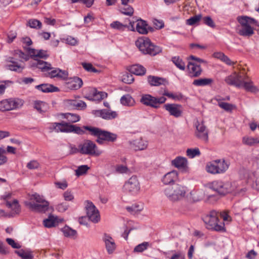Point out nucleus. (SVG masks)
Here are the masks:
<instances>
[{"mask_svg":"<svg viewBox=\"0 0 259 259\" xmlns=\"http://www.w3.org/2000/svg\"><path fill=\"white\" fill-rule=\"evenodd\" d=\"M80 153L82 154L98 156L102 152L97 149L96 145L90 140H87L79 145Z\"/></svg>","mask_w":259,"mask_h":259,"instance_id":"9d476101","label":"nucleus"},{"mask_svg":"<svg viewBox=\"0 0 259 259\" xmlns=\"http://www.w3.org/2000/svg\"><path fill=\"white\" fill-rule=\"evenodd\" d=\"M120 101L121 104L124 106H132L135 104L134 99L129 94L122 96Z\"/></svg>","mask_w":259,"mask_h":259,"instance_id":"c9c22d12","label":"nucleus"},{"mask_svg":"<svg viewBox=\"0 0 259 259\" xmlns=\"http://www.w3.org/2000/svg\"><path fill=\"white\" fill-rule=\"evenodd\" d=\"M10 62H11L12 64L7 65V67L8 69L10 70L20 72L24 68V65L23 63H18L17 62L12 60H10Z\"/></svg>","mask_w":259,"mask_h":259,"instance_id":"72a5a7b5","label":"nucleus"},{"mask_svg":"<svg viewBox=\"0 0 259 259\" xmlns=\"http://www.w3.org/2000/svg\"><path fill=\"white\" fill-rule=\"evenodd\" d=\"M6 206L11 208L13 211V214H19L20 212V207L18 201L16 199H14L12 202L7 201L6 203Z\"/></svg>","mask_w":259,"mask_h":259,"instance_id":"473e14b6","label":"nucleus"},{"mask_svg":"<svg viewBox=\"0 0 259 259\" xmlns=\"http://www.w3.org/2000/svg\"><path fill=\"white\" fill-rule=\"evenodd\" d=\"M130 72L137 75H143L145 74L146 69L139 64L133 65L130 67Z\"/></svg>","mask_w":259,"mask_h":259,"instance_id":"2f4dec72","label":"nucleus"},{"mask_svg":"<svg viewBox=\"0 0 259 259\" xmlns=\"http://www.w3.org/2000/svg\"><path fill=\"white\" fill-rule=\"evenodd\" d=\"M219 106L220 107L228 112H231L236 108L235 105L224 102H219Z\"/></svg>","mask_w":259,"mask_h":259,"instance_id":"8fccbe9b","label":"nucleus"},{"mask_svg":"<svg viewBox=\"0 0 259 259\" xmlns=\"http://www.w3.org/2000/svg\"><path fill=\"white\" fill-rule=\"evenodd\" d=\"M187 156L190 158H193L200 155V152L198 148L194 149H188L186 151Z\"/></svg>","mask_w":259,"mask_h":259,"instance_id":"603ef678","label":"nucleus"},{"mask_svg":"<svg viewBox=\"0 0 259 259\" xmlns=\"http://www.w3.org/2000/svg\"><path fill=\"white\" fill-rule=\"evenodd\" d=\"M66 104L78 109H83L87 107L86 103L79 100H67L66 101Z\"/></svg>","mask_w":259,"mask_h":259,"instance_id":"c85d7f7f","label":"nucleus"},{"mask_svg":"<svg viewBox=\"0 0 259 259\" xmlns=\"http://www.w3.org/2000/svg\"><path fill=\"white\" fill-rule=\"evenodd\" d=\"M166 100L164 97L156 98L149 94L142 95L140 99V102L146 106L154 108H158L160 104L164 103Z\"/></svg>","mask_w":259,"mask_h":259,"instance_id":"1a4fd4ad","label":"nucleus"},{"mask_svg":"<svg viewBox=\"0 0 259 259\" xmlns=\"http://www.w3.org/2000/svg\"><path fill=\"white\" fill-rule=\"evenodd\" d=\"M179 180V174L176 170H172L166 173L162 178V182L164 185L169 186L177 182Z\"/></svg>","mask_w":259,"mask_h":259,"instance_id":"a211bd4d","label":"nucleus"},{"mask_svg":"<svg viewBox=\"0 0 259 259\" xmlns=\"http://www.w3.org/2000/svg\"><path fill=\"white\" fill-rule=\"evenodd\" d=\"M124 190L132 195L137 194L140 190V185L136 176L131 177L123 186Z\"/></svg>","mask_w":259,"mask_h":259,"instance_id":"f8f14e48","label":"nucleus"},{"mask_svg":"<svg viewBox=\"0 0 259 259\" xmlns=\"http://www.w3.org/2000/svg\"><path fill=\"white\" fill-rule=\"evenodd\" d=\"M23 105V100L19 99H9L0 101V110L7 111L16 110Z\"/></svg>","mask_w":259,"mask_h":259,"instance_id":"9b49d317","label":"nucleus"},{"mask_svg":"<svg viewBox=\"0 0 259 259\" xmlns=\"http://www.w3.org/2000/svg\"><path fill=\"white\" fill-rule=\"evenodd\" d=\"M14 55L16 57H18L25 61L28 60L29 59V55H27L22 52L21 50H16Z\"/></svg>","mask_w":259,"mask_h":259,"instance_id":"4d7b16f0","label":"nucleus"},{"mask_svg":"<svg viewBox=\"0 0 259 259\" xmlns=\"http://www.w3.org/2000/svg\"><path fill=\"white\" fill-rule=\"evenodd\" d=\"M85 203L87 215L89 219L94 223L99 222L100 220L99 210L92 202L87 200Z\"/></svg>","mask_w":259,"mask_h":259,"instance_id":"ddd939ff","label":"nucleus"},{"mask_svg":"<svg viewBox=\"0 0 259 259\" xmlns=\"http://www.w3.org/2000/svg\"><path fill=\"white\" fill-rule=\"evenodd\" d=\"M38 90L44 93L55 92L59 91L58 88L49 84H41L35 87Z\"/></svg>","mask_w":259,"mask_h":259,"instance_id":"cd10ccee","label":"nucleus"},{"mask_svg":"<svg viewBox=\"0 0 259 259\" xmlns=\"http://www.w3.org/2000/svg\"><path fill=\"white\" fill-rule=\"evenodd\" d=\"M115 171L120 174H128L131 172V170L127 166L123 164H117L115 166Z\"/></svg>","mask_w":259,"mask_h":259,"instance_id":"a18cd8bd","label":"nucleus"},{"mask_svg":"<svg viewBox=\"0 0 259 259\" xmlns=\"http://www.w3.org/2000/svg\"><path fill=\"white\" fill-rule=\"evenodd\" d=\"M203 23L207 25V26L210 27H214L215 26V24L209 16L205 17L203 18Z\"/></svg>","mask_w":259,"mask_h":259,"instance_id":"338daca9","label":"nucleus"},{"mask_svg":"<svg viewBox=\"0 0 259 259\" xmlns=\"http://www.w3.org/2000/svg\"><path fill=\"white\" fill-rule=\"evenodd\" d=\"M197 132L196 136L204 142L208 141V132L206 129V127L202 123H198L196 125Z\"/></svg>","mask_w":259,"mask_h":259,"instance_id":"4be33fe9","label":"nucleus"},{"mask_svg":"<svg viewBox=\"0 0 259 259\" xmlns=\"http://www.w3.org/2000/svg\"><path fill=\"white\" fill-rule=\"evenodd\" d=\"M164 108L169 114L176 118L181 117L183 114V107L181 105L177 104H166Z\"/></svg>","mask_w":259,"mask_h":259,"instance_id":"4468645a","label":"nucleus"},{"mask_svg":"<svg viewBox=\"0 0 259 259\" xmlns=\"http://www.w3.org/2000/svg\"><path fill=\"white\" fill-rule=\"evenodd\" d=\"M83 127L89 131L91 135L97 137L96 141L99 144H103L104 141L114 142L117 138L116 134L98 127L90 126H84Z\"/></svg>","mask_w":259,"mask_h":259,"instance_id":"20e7f679","label":"nucleus"},{"mask_svg":"<svg viewBox=\"0 0 259 259\" xmlns=\"http://www.w3.org/2000/svg\"><path fill=\"white\" fill-rule=\"evenodd\" d=\"M187 67L189 74L191 77H197L201 73L202 70L200 66L196 63L189 62Z\"/></svg>","mask_w":259,"mask_h":259,"instance_id":"aec40b11","label":"nucleus"},{"mask_svg":"<svg viewBox=\"0 0 259 259\" xmlns=\"http://www.w3.org/2000/svg\"><path fill=\"white\" fill-rule=\"evenodd\" d=\"M110 27L114 29L118 30H124L125 28H128L126 25H124L119 21H115L110 24Z\"/></svg>","mask_w":259,"mask_h":259,"instance_id":"09e8293b","label":"nucleus"},{"mask_svg":"<svg viewBox=\"0 0 259 259\" xmlns=\"http://www.w3.org/2000/svg\"><path fill=\"white\" fill-rule=\"evenodd\" d=\"M44 226L47 228H51L55 226L58 224L57 218L53 215H50L48 218L44 220Z\"/></svg>","mask_w":259,"mask_h":259,"instance_id":"ea45409f","label":"nucleus"},{"mask_svg":"<svg viewBox=\"0 0 259 259\" xmlns=\"http://www.w3.org/2000/svg\"><path fill=\"white\" fill-rule=\"evenodd\" d=\"M172 62L180 70H184L185 69V64L183 60L178 57H174L172 58Z\"/></svg>","mask_w":259,"mask_h":259,"instance_id":"de8ad7c7","label":"nucleus"},{"mask_svg":"<svg viewBox=\"0 0 259 259\" xmlns=\"http://www.w3.org/2000/svg\"><path fill=\"white\" fill-rule=\"evenodd\" d=\"M171 165L178 169L186 170L188 160L185 157L178 156L171 161Z\"/></svg>","mask_w":259,"mask_h":259,"instance_id":"412c9836","label":"nucleus"},{"mask_svg":"<svg viewBox=\"0 0 259 259\" xmlns=\"http://www.w3.org/2000/svg\"><path fill=\"white\" fill-rule=\"evenodd\" d=\"M144 206L142 203L134 204L131 206L126 207V209L128 211L132 213L135 214L138 213L143 209Z\"/></svg>","mask_w":259,"mask_h":259,"instance_id":"c03bdc74","label":"nucleus"},{"mask_svg":"<svg viewBox=\"0 0 259 259\" xmlns=\"http://www.w3.org/2000/svg\"><path fill=\"white\" fill-rule=\"evenodd\" d=\"M89 169L90 167L87 165H82L79 166L75 170V175L77 177L84 175L87 172Z\"/></svg>","mask_w":259,"mask_h":259,"instance_id":"3c124183","label":"nucleus"},{"mask_svg":"<svg viewBox=\"0 0 259 259\" xmlns=\"http://www.w3.org/2000/svg\"><path fill=\"white\" fill-rule=\"evenodd\" d=\"M237 20L241 26H249L255 24L256 21L247 16L238 17Z\"/></svg>","mask_w":259,"mask_h":259,"instance_id":"c756f323","label":"nucleus"},{"mask_svg":"<svg viewBox=\"0 0 259 259\" xmlns=\"http://www.w3.org/2000/svg\"><path fill=\"white\" fill-rule=\"evenodd\" d=\"M169 252L173 253L170 259H179L181 257H184L181 251H176V250H171Z\"/></svg>","mask_w":259,"mask_h":259,"instance_id":"774afa93","label":"nucleus"},{"mask_svg":"<svg viewBox=\"0 0 259 259\" xmlns=\"http://www.w3.org/2000/svg\"><path fill=\"white\" fill-rule=\"evenodd\" d=\"M163 95L168 97V98H171L175 100H180L182 98V95L181 94H173L172 93H169L167 91H165L163 93Z\"/></svg>","mask_w":259,"mask_h":259,"instance_id":"bf43d9fd","label":"nucleus"},{"mask_svg":"<svg viewBox=\"0 0 259 259\" xmlns=\"http://www.w3.org/2000/svg\"><path fill=\"white\" fill-rule=\"evenodd\" d=\"M27 53L30 57L33 58L47 59L49 56L47 51L43 50L28 49H27Z\"/></svg>","mask_w":259,"mask_h":259,"instance_id":"5701e85b","label":"nucleus"},{"mask_svg":"<svg viewBox=\"0 0 259 259\" xmlns=\"http://www.w3.org/2000/svg\"><path fill=\"white\" fill-rule=\"evenodd\" d=\"M34 108L40 113H44L48 110V105L42 101H35L34 104Z\"/></svg>","mask_w":259,"mask_h":259,"instance_id":"e433bc0d","label":"nucleus"},{"mask_svg":"<svg viewBox=\"0 0 259 259\" xmlns=\"http://www.w3.org/2000/svg\"><path fill=\"white\" fill-rule=\"evenodd\" d=\"M163 192L170 201L177 202L186 198L188 189L184 185L176 184L165 187Z\"/></svg>","mask_w":259,"mask_h":259,"instance_id":"7ed1b4c3","label":"nucleus"},{"mask_svg":"<svg viewBox=\"0 0 259 259\" xmlns=\"http://www.w3.org/2000/svg\"><path fill=\"white\" fill-rule=\"evenodd\" d=\"M129 144L131 148L135 151L144 150L148 146V141L142 138L130 141Z\"/></svg>","mask_w":259,"mask_h":259,"instance_id":"f3484780","label":"nucleus"},{"mask_svg":"<svg viewBox=\"0 0 259 259\" xmlns=\"http://www.w3.org/2000/svg\"><path fill=\"white\" fill-rule=\"evenodd\" d=\"M148 83L152 86H158L164 84L166 82L165 79L155 76L149 75L147 77Z\"/></svg>","mask_w":259,"mask_h":259,"instance_id":"bb28decb","label":"nucleus"},{"mask_svg":"<svg viewBox=\"0 0 259 259\" xmlns=\"http://www.w3.org/2000/svg\"><path fill=\"white\" fill-rule=\"evenodd\" d=\"M100 115L103 119H112L116 117L117 114L115 111L103 110L101 111Z\"/></svg>","mask_w":259,"mask_h":259,"instance_id":"4c0bfd02","label":"nucleus"},{"mask_svg":"<svg viewBox=\"0 0 259 259\" xmlns=\"http://www.w3.org/2000/svg\"><path fill=\"white\" fill-rule=\"evenodd\" d=\"M122 81L125 83L131 84L134 81V78L132 74L126 73L123 75Z\"/></svg>","mask_w":259,"mask_h":259,"instance_id":"13d9d810","label":"nucleus"},{"mask_svg":"<svg viewBox=\"0 0 259 259\" xmlns=\"http://www.w3.org/2000/svg\"><path fill=\"white\" fill-rule=\"evenodd\" d=\"M28 25L31 28L40 29L41 27V23L36 19H30L28 21Z\"/></svg>","mask_w":259,"mask_h":259,"instance_id":"5fc2aeb1","label":"nucleus"},{"mask_svg":"<svg viewBox=\"0 0 259 259\" xmlns=\"http://www.w3.org/2000/svg\"><path fill=\"white\" fill-rule=\"evenodd\" d=\"M64 235L66 237L74 238L76 236L77 232L75 230L68 226H65L62 229Z\"/></svg>","mask_w":259,"mask_h":259,"instance_id":"37998d69","label":"nucleus"},{"mask_svg":"<svg viewBox=\"0 0 259 259\" xmlns=\"http://www.w3.org/2000/svg\"><path fill=\"white\" fill-rule=\"evenodd\" d=\"M15 253L21 257V259H33L34 258L33 252L29 249H19L16 250Z\"/></svg>","mask_w":259,"mask_h":259,"instance_id":"a878e982","label":"nucleus"},{"mask_svg":"<svg viewBox=\"0 0 259 259\" xmlns=\"http://www.w3.org/2000/svg\"><path fill=\"white\" fill-rule=\"evenodd\" d=\"M31 67H36L42 72H47L46 75L50 78H65L68 76L67 72L57 68L52 67V65L47 62L40 60L34 59V61L30 63Z\"/></svg>","mask_w":259,"mask_h":259,"instance_id":"f03ea898","label":"nucleus"},{"mask_svg":"<svg viewBox=\"0 0 259 259\" xmlns=\"http://www.w3.org/2000/svg\"><path fill=\"white\" fill-rule=\"evenodd\" d=\"M31 200H34L35 201V202H34L35 203H43L47 201L42 196L37 194H33L31 197Z\"/></svg>","mask_w":259,"mask_h":259,"instance_id":"69168bd1","label":"nucleus"},{"mask_svg":"<svg viewBox=\"0 0 259 259\" xmlns=\"http://www.w3.org/2000/svg\"><path fill=\"white\" fill-rule=\"evenodd\" d=\"M213 82L211 78H199L195 79L193 82V84L195 86H205L210 84Z\"/></svg>","mask_w":259,"mask_h":259,"instance_id":"58836bf2","label":"nucleus"},{"mask_svg":"<svg viewBox=\"0 0 259 259\" xmlns=\"http://www.w3.org/2000/svg\"><path fill=\"white\" fill-rule=\"evenodd\" d=\"M147 26L146 21L139 20L136 25V30L141 34H146L148 33Z\"/></svg>","mask_w":259,"mask_h":259,"instance_id":"f704fd0d","label":"nucleus"},{"mask_svg":"<svg viewBox=\"0 0 259 259\" xmlns=\"http://www.w3.org/2000/svg\"><path fill=\"white\" fill-rule=\"evenodd\" d=\"M202 198V194L200 191L193 190L190 193H187L186 199L190 202H195L200 201Z\"/></svg>","mask_w":259,"mask_h":259,"instance_id":"393cba45","label":"nucleus"},{"mask_svg":"<svg viewBox=\"0 0 259 259\" xmlns=\"http://www.w3.org/2000/svg\"><path fill=\"white\" fill-rule=\"evenodd\" d=\"M83 82L81 78L74 77L66 80L65 87L67 89L76 90L80 88Z\"/></svg>","mask_w":259,"mask_h":259,"instance_id":"dca6fc26","label":"nucleus"},{"mask_svg":"<svg viewBox=\"0 0 259 259\" xmlns=\"http://www.w3.org/2000/svg\"><path fill=\"white\" fill-rule=\"evenodd\" d=\"M61 115L63 118L67 119L69 122L74 123L80 120V116L76 114L66 113H62Z\"/></svg>","mask_w":259,"mask_h":259,"instance_id":"a19ab883","label":"nucleus"},{"mask_svg":"<svg viewBox=\"0 0 259 259\" xmlns=\"http://www.w3.org/2000/svg\"><path fill=\"white\" fill-rule=\"evenodd\" d=\"M81 65L83 68L88 72H97L98 70L93 66L91 63H82Z\"/></svg>","mask_w":259,"mask_h":259,"instance_id":"0e129e2a","label":"nucleus"},{"mask_svg":"<svg viewBox=\"0 0 259 259\" xmlns=\"http://www.w3.org/2000/svg\"><path fill=\"white\" fill-rule=\"evenodd\" d=\"M238 33L242 36H250L253 33V30L251 26H241L238 29Z\"/></svg>","mask_w":259,"mask_h":259,"instance_id":"79ce46f5","label":"nucleus"},{"mask_svg":"<svg viewBox=\"0 0 259 259\" xmlns=\"http://www.w3.org/2000/svg\"><path fill=\"white\" fill-rule=\"evenodd\" d=\"M24 204L31 210L38 212H45L48 210L49 204L48 201L39 203H35L31 201H25Z\"/></svg>","mask_w":259,"mask_h":259,"instance_id":"2eb2a0df","label":"nucleus"},{"mask_svg":"<svg viewBox=\"0 0 259 259\" xmlns=\"http://www.w3.org/2000/svg\"><path fill=\"white\" fill-rule=\"evenodd\" d=\"M134 9L131 6L127 5L124 6L121 10V12L123 14L127 16H132L134 13Z\"/></svg>","mask_w":259,"mask_h":259,"instance_id":"e2e57ef3","label":"nucleus"},{"mask_svg":"<svg viewBox=\"0 0 259 259\" xmlns=\"http://www.w3.org/2000/svg\"><path fill=\"white\" fill-rule=\"evenodd\" d=\"M242 142L243 144L248 146H254L259 144V138L245 136L242 138Z\"/></svg>","mask_w":259,"mask_h":259,"instance_id":"7c9ffc66","label":"nucleus"},{"mask_svg":"<svg viewBox=\"0 0 259 259\" xmlns=\"http://www.w3.org/2000/svg\"><path fill=\"white\" fill-rule=\"evenodd\" d=\"M136 46L143 54L155 56L162 51L161 48L153 45L150 40L145 37L139 38L135 42Z\"/></svg>","mask_w":259,"mask_h":259,"instance_id":"39448f33","label":"nucleus"},{"mask_svg":"<svg viewBox=\"0 0 259 259\" xmlns=\"http://www.w3.org/2000/svg\"><path fill=\"white\" fill-rule=\"evenodd\" d=\"M225 81L228 84L239 88H244L247 92L252 93L259 92L257 87L255 86L253 82L243 72H235L226 77Z\"/></svg>","mask_w":259,"mask_h":259,"instance_id":"f257e3e1","label":"nucleus"},{"mask_svg":"<svg viewBox=\"0 0 259 259\" xmlns=\"http://www.w3.org/2000/svg\"><path fill=\"white\" fill-rule=\"evenodd\" d=\"M229 163L224 159H218L207 164L206 170L211 174L224 173L229 168Z\"/></svg>","mask_w":259,"mask_h":259,"instance_id":"6e6552de","label":"nucleus"},{"mask_svg":"<svg viewBox=\"0 0 259 259\" xmlns=\"http://www.w3.org/2000/svg\"><path fill=\"white\" fill-rule=\"evenodd\" d=\"M219 212L215 210L211 211L203 219L206 227L208 229L216 231H224L225 230V224L219 220Z\"/></svg>","mask_w":259,"mask_h":259,"instance_id":"423d86ee","label":"nucleus"},{"mask_svg":"<svg viewBox=\"0 0 259 259\" xmlns=\"http://www.w3.org/2000/svg\"><path fill=\"white\" fill-rule=\"evenodd\" d=\"M201 19L202 15L201 14L195 15L187 19L186 20V24L189 25H194L198 24Z\"/></svg>","mask_w":259,"mask_h":259,"instance_id":"49530a36","label":"nucleus"},{"mask_svg":"<svg viewBox=\"0 0 259 259\" xmlns=\"http://www.w3.org/2000/svg\"><path fill=\"white\" fill-rule=\"evenodd\" d=\"M207 188L220 195H225L234 190L231 182L221 180L213 181L206 185Z\"/></svg>","mask_w":259,"mask_h":259,"instance_id":"0eeeda50","label":"nucleus"},{"mask_svg":"<svg viewBox=\"0 0 259 259\" xmlns=\"http://www.w3.org/2000/svg\"><path fill=\"white\" fill-rule=\"evenodd\" d=\"M70 124L62 121L60 123L54 122L51 124L49 128L55 131L56 132L69 133Z\"/></svg>","mask_w":259,"mask_h":259,"instance_id":"6ab92c4d","label":"nucleus"},{"mask_svg":"<svg viewBox=\"0 0 259 259\" xmlns=\"http://www.w3.org/2000/svg\"><path fill=\"white\" fill-rule=\"evenodd\" d=\"M94 97L96 99L100 100L106 98L107 97V94L103 92H97L95 90L93 92Z\"/></svg>","mask_w":259,"mask_h":259,"instance_id":"052dcab7","label":"nucleus"},{"mask_svg":"<svg viewBox=\"0 0 259 259\" xmlns=\"http://www.w3.org/2000/svg\"><path fill=\"white\" fill-rule=\"evenodd\" d=\"M149 246V242H144L137 245L134 248V251L135 252H142L144 250H146Z\"/></svg>","mask_w":259,"mask_h":259,"instance_id":"864d4df0","label":"nucleus"},{"mask_svg":"<svg viewBox=\"0 0 259 259\" xmlns=\"http://www.w3.org/2000/svg\"><path fill=\"white\" fill-rule=\"evenodd\" d=\"M103 239L108 253L111 254L113 253L116 248V245L114 239L109 235L107 234L104 235Z\"/></svg>","mask_w":259,"mask_h":259,"instance_id":"b1692460","label":"nucleus"},{"mask_svg":"<svg viewBox=\"0 0 259 259\" xmlns=\"http://www.w3.org/2000/svg\"><path fill=\"white\" fill-rule=\"evenodd\" d=\"M70 132H74L79 135H82L84 133V131L80 127L71 124L69 125V133Z\"/></svg>","mask_w":259,"mask_h":259,"instance_id":"680f3d73","label":"nucleus"},{"mask_svg":"<svg viewBox=\"0 0 259 259\" xmlns=\"http://www.w3.org/2000/svg\"><path fill=\"white\" fill-rule=\"evenodd\" d=\"M21 41L23 44V47L24 50L27 52V49H31L28 47L32 44V41L29 37H23L21 38Z\"/></svg>","mask_w":259,"mask_h":259,"instance_id":"6e6d98bb","label":"nucleus"}]
</instances>
